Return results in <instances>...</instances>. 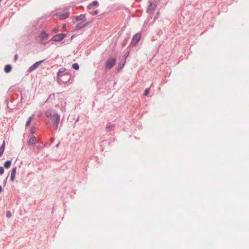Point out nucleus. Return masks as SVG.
I'll use <instances>...</instances> for the list:
<instances>
[{
	"instance_id": "nucleus-1",
	"label": "nucleus",
	"mask_w": 249,
	"mask_h": 249,
	"mask_svg": "<svg viewBox=\"0 0 249 249\" xmlns=\"http://www.w3.org/2000/svg\"><path fill=\"white\" fill-rule=\"evenodd\" d=\"M116 59L111 58L108 59L106 63V69H110L115 64Z\"/></svg>"
},
{
	"instance_id": "nucleus-2",
	"label": "nucleus",
	"mask_w": 249,
	"mask_h": 249,
	"mask_svg": "<svg viewBox=\"0 0 249 249\" xmlns=\"http://www.w3.org/2000/svg\"><path fill=\"white\" fill-rule=\"evenodd\" d=\"M66 36V34H59L54 36L52 37V40L54 41H60L62 40L64 37Z\"/></svg>"
},
{
	"instance_id": "nucleus-3",
	"label": "nucleus",
	"mask_w": 249,
	"mask_h": 249,
	"mask_svg": "<svg viewBox=\"0 0 249 249\" xmlns=\"http://www.w3.org/2000/svg\"><path fill=\"white\" fill-rule=\"evenodd\" d=\"M43 61H44V60H41V61L36 62V63H35V64H34L33 65H32L31 66H30L29 68V69H28V71L29 72H31L32 71H34L35 70L37 69L39 67V65L41 63H42Z\"/></svg>"
},
{
	"instance_id": "nucleus-4",
	"label": "nucleus",
	"mask_w": 249,
	"mask_h": 249,
	"mask_svg": "<svg viewBox=\"0 0 249 249\" xmlns=\"http://www.w3.org/2000/svg\"><path fill=\"white\" fill-rule=\"evenodd\" d=\"M141 37V35L140 33L136 34L133 37L132 40V43L136 45L137 43L139 41Z\"/></svg>"
},
{
	"instance_id": "nucleus-5",
	"label": "nucleus",
	"mask_w": 249,
	"mask_h": 249,
	"mask_svg": "<svg viewBox=\"0 0 249 249\" xmlns=\"http://www.w3.org/2000/svg\"><path fill=\"white\" fill-rule=\"evenodd\" d=\"M53 117L54 118L55 129H56L58 127L60 122V116L57 114H55L53 115Z\"/></svg>"
},
{
	"instance_id": "nucleus-6",
	"label": "nucleus",
	"mask_w": 249,
	"mask_h": 249,
	"mask_svg": "<svg viewBox=\"0 0 249 249\" xmlns=\"http://www.w3.org/2000/svg\"><path fill=\"white\" fill-rule=\"evenodd\" d=\"M48 37V35L47 34H46L45 31L42 32L39 36V38L41 40H44L47 39Z\"/></svg>"
},
{
	"instance_id": "nucleus-7",
	"label": "nucleus",
	"mask_w": 249,
	"mask_h": 249,
	"mask_svg": "<svg viewBox=\"0 0 249 249\" xmlns=\"http://www.w3.org/2000/svg\"><path fill=\"white\" fill-rule=\"evenodd\" d=\"M75 18L76 21L82 20L86 18V16L85 15L81 14L78 16H76Z\"/></svg>"
},
{
	"instance_id": "nucleus-8",
	"label": "nucleus",
	"mask_w": 249,
	"mask_h": 249,
	"mask_svg": "<svg viewBox=\"0 0 249 249\" xmlns=\"http://www.w3.org/2000/svg\"><path fill=\"white\" fill-rule=\"evenodd\" d=\"M16 174V168H15L13 169L11 172V180L13 181L15 179V176Z\"/></svg>"
},
{
	"instance_id": "nucleus-9",
	"label": "nucleus",
	"mask_w": 249,
	"mask_h": 249,
	"mask_svg": "<svg viewBox=\"0 0 249 249\" xmlns=\"http://www.w3.org/2000/svg\"><path fill=\"white\" fill-rule=\"evenodd\" d=\"M5 142L3 141L2 145L0 147V157L1 156L4 151Z\"/></svg>"
},
{
	"instance_id": "nucleus-10",
	"label": "nucleus",
	"mask_w": 249,
	"mask_h": 249,
	"mask_svg": "<svg viewBox=\"0 0 249 249\" xmlns=\"http://www.w3.org/2000/svg\"><path fill=\"white\" fill-rule=\"evenodd\" d=\"M86 24H85V23H83L82 22L79 23L78 24H77V25L76 26V30H79L81 28H84L86 25Z\"/></svg>"
},
{
	"instance_id": "nucleus-11",
	"label": "nucleus",
	"mask_w": 249,
	"mask_h": 249,
	"mask_svg": "<svg viewBox=\"0 0 249 249\" xmlns=\"http://www.w3.org/2000/svg\"><path fill=\"white\" fill-rule=\"evenodd\" d=\"M36 138L35 136H33L32 137H31L30 138V139H29V141H28V142L30 143V144H34L36 142Z\"/></svg>"
},
{
	"instance_id": "nucleus-12",
	"label": "nucleus",
	"mask_w": 249,
	"mask_h": 249,
	"mask_svg": "<svg viewBox=\"0 0 249 249\" xmlns=\"http://www.w3.org/2000/svg\"><path fill=\"white\" fill-rule=\"evenodd\" d=\"M12 67L10 65H7L5 66L4 71L5 72L8 73L11 71Z\"/></svg>"
},
{
	"instance_id": "nucleus-13",
	"label": "nucleus",
	"mask_w": 249,
	"mask_h": 249,
	"mask_svg": "<svg viewBox=\"0 0 249 249\" xmlns=\"http://www.w3.org/2000/svg\"><path fill=\"white\" fill-rule=\"evenodd\" d=\"M33 119V116L29 117L28 121L26 122V127H28L30 125Z\"/></svg>"
},
{
	"instance_id": "nucleus-14",
	"label": "nucleus",
	"mask_w": 249,
	"mask_h": 249,
	"mask_svg": "<svg viewBox=\"0 0 249 249\" xmlns=\"http://www.w3.org/2000/svg\"><path fill=\"white\" fill-rule=\"evenodd\" d=\"M66 71V69L62 68H61L57 72V76L58 77L61 76V74L63 73Z\"/></svg>"
},
{
	"instance_id": "nucleus-15",
	"label": "nucleus",
	"mask_w": 249,
	"mask_h": 249,
	"mask_svg": "<svg viewBox=\"0 0 249 249\" xmlns=\"http://www.w3.org/2000/svg\"><path fill=\"white\" fill-rule=\"evenodd\" d=\"M11 165V162L10 160L6 161L4 164V167L6 168L10 167Z\"/></svg>"
},
{
	"instance_id": "nucleus-16",
	"label": "nucleus",
	"mask_w": 249,
	"mask_h": 249,
	"mask_svg": "<svg viewBox=\"0 0 249 249\" xmlns=\"http://www.w3.org/2000/svg\"><path fill=\"white\" fill-rule=\"evenodd\" d=\"M98 4L97 1L95 0L92 2L91 4H89L88 6V9H90L91 6H95Z\"/></svg>"
},
{
	"instance_id": "nucleus-17",
	"label": "nucleus",
	"mask_w": 249,
	"mask_h": 249,
	"mask_svg": "<svg viewBox=\"0 0 249 249\" xmlns=\"http://www.w3.org/2000/svg\"><path fill=\"white\" fill-rule=\"evenodd\" d=\"M69 17V14L66 13L65 14H63L60 16V18L61 19H65Z\"/></svg>"
},
{
	"instance_id": "nucleus-18",
	"label": "nucleus",
	"mask_w": 249,
	"mask_h": 249,
	"mask_svg": "<svg viewBox=\"0 0 249 249\" xmlns=\"http://www.w3.org/2000/svg\"><path fill=\"white\" fill-rule=\"evenodd\" d=\"M72 67L75 70H78L79 68V65L77 63H74L72 65Z\"/></svg>"
},
{
	"instance_id": "nucleus-19",
	"label": "nucleus",
	"mask_w": 249,
	"mask_h": 249,
	"mask_svg": "<svg viewBox=\"0 0 249 249\" xmlns=\"http://www.w3.org/2000/svg\"><path fill=\"white\" fill-rule=\"evenodd\" d=\"M112 127H113V125H111V124H108L106 126V129H107V131H110L112 129Z\"/></svg>"
},
{
	"instance_id": "nucleus-20",
	"label": "nucleus",
	"mask_w": 249,
	"mask_h": 249,
	"mask_svg": "<svg viewBox=\"0 0 249 249\" xmlns=\"http://www.w3.org/2000/svg\"><path fill=\"white\" fill-rule=\"evenodd\" d=\"M150 91V89H146L144 90V95L147 96Z\"/></svg>"
},
{
	"instance_id": "nucleus-21",
	"label": "nucleus",
	"mask_w": 249,
	"mask_h": 249,
	"mask_svg": "<svg viewBox=\"0 0 249 249\" xmlns=\"http://www.w3.org/2000/svg\"><path fill=\"white\" fill-rule=\"evenodd\" d=\"M125 61L124 60L123 63H122V66L119 67L118 68V71H120V70H121L124 66V64H125Z\"/></svg>"
},
{
	"instance_id": "nucleus-22",
	"label": "nucleus",
	"mask_w": 249,
	"mask_h": 249,
	"mask_svg": "<svg viewBox=\"0 0 249 249\" xmlns=\"http://www.w3.org/2000/svg\"><path fill=\"white\" fill-rule=\"evenodd\" d=\"M12 216L11 213L10 211H7L6 212V216L7 217H10Z\"/></svg>"
},
{
	"instance_id": "nucleus-23",
	"label": "nucleus",
	"mask_w": 249,
	"mask_h": 249,
	"mask_svg": "<svg viewBox=\"0 0 249 249\" xmlns=\"http://www.w3.org/2000/svg\"><path fill=\"white\" fill-rule=\"evenodd\" d=\"M4 173V169L2 167H0V175H2Z\"/></svg>"
},
{
	"instance_id": "nucleus-24",
	"label": "nucleus",
	"mask_w": 249,
	"mask_h": 249,
	"mask_svg": "<svg viewBox=\"0 0 249 249\" xmlns=\"http://www.w3.org/2000/svg\"><path fill=\"white\" fill-rule=\"evenodd\" d=\"M35 132V128L34 127H32L31 129V133L33 134Z\"/></svg>"
},
{
	"instance_id": "nucleus-25",
	"label": "nucleus",
	"mask_w": 249,
	"mask_h": 249,
	"mask_svg": "<svg viewBox=\"0 0 249 249\" xmlns=\"http://www.w3.org/2000/svg\"><path fill=\"white\" fill-rule=\"evenodd\" d=\"M53 33H57L58 32V29L56 28L53 29Z\"/></svg>"
},
{
	"instance_id": "nucleus-26",
	"label": "nucleus",
	"mask_w": 249,
	"mask_h": 249,
	"mask_svg": "<svg viewBox=\"0 0 249 249\" xmlns=\"http://www.w3.org/2000/svg\"><path fill=\"white\" fill-rule=\"evenodd\" d=\"M98 11L96 10L94 11V12L92 14V15H96L98 14Z\"/></svg>"
},
{
	"instance_id": "nucleus-27",
	"label": "nucleus",
	"mask_w": 249,
	"mask_h": 249,
	"mask_svg": "<svg viewBox=\"0 0 249 249\" xmlns=\"http://www.w3.org/2000/svg\"><path fill=\"white\" fill-rule=\"evenodd\" d=\"M46 115L47 117H49L51 116V113L47 112L46 113Z\"/></svg>"
},
{
	"instance_id": "nucleus-28",
	"label": "nucleus",
	"mask_w": 249,
	"mask_h": 249,
	"mask_svg": "<svg viewBox=\"0 0 249 249\" xmlns=\"http://www.w3.org/2000/svg\"><path fill=\"white\" fill-rule=\"evenodd\" d=\"M18 59V55L16 54L15 56V60H17Z\"/></svg>"
},
{
	"instance_id": "nucleus-29",
	"label": "nucleus",
	"mask_w": 249,
	"mask_h": 249,
	"mask_svg": "<svg viewBox=\"0 0 249 249\" xmlns=\"http://www.w3.org/2000/svg\"><path fill=\"white\" fill-rule=\"evenodd\" d=\"M65 27H66V24H63V28L64 29H65Z\"/></svg>"
},
{
	"instance_id": "nucleus-30",
	"label": "nucleus",
	"mask_w": 249,
	"mask_h": 249,
	"mask_svg": "<svg viewBox=\"0 0 249 249\" xmlns=\"http://www.w3.org/2000/svg\"><path fill=\"white\" fill-rule=\"evenodd\" d=\"M2 188L1 186L0 185V192L1 191Z\"/></svg>"
},
{
	"instance_id": "nucleus-31",
	"label": "nucleus",
	"mask_w": 249,
	"mask_h": 249,
	"mask_svg": "<svg viewBox=\"0 0 249 249\" xmlns=\"http://www.w3.org/2000/svg\"><path fill=\"white\" fill-rule=\"evenodd\" d=\"M2 0H0V2Z\"/></svg>"
}]
</instances>
